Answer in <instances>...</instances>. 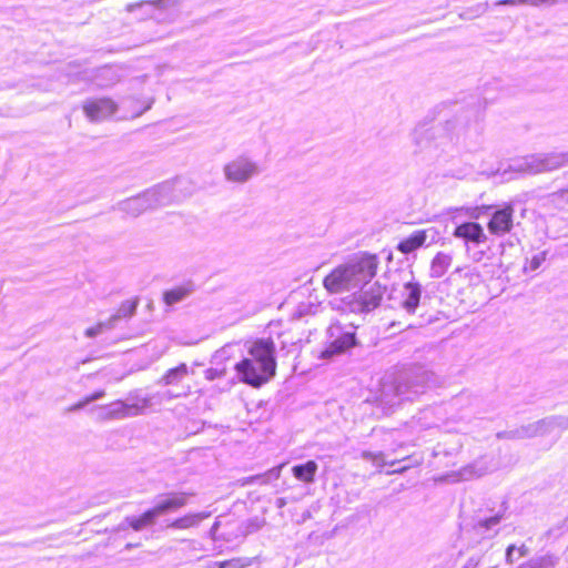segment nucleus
<instances>
[{
	"label": "nucleus",
	"mask_w": 568,
	"mask_h": 568,
	"mask_svg": "<svg viewBox=\"0 0 568 568\" xmlns=\"http://www.w3.org/2000/svg\"><path fill=\"white\" fill-rule=\"evenodd\" d=\"M378 264L376 254L358 253L326 275L323 285L329 293L361 288L375 277Z\"/></svg>",
	"instance_id": "nucleus-1"
},
{
	"label": "nucleus",
	"mask_w": 568,
	"mask_h": 568,
	"mask_svg": "<svg viewBox=\"0 0 568 568\" xmlns=\"http://www.w3.org/2000/svg\"><path fill=\"white\" fill-rule=\"evenodd\" d=\"M248 354L251 357L243 358L234 368L243 383L258 387L275 375L274 342L270 338L257 339L252 344Z\"/></svg>",
	"instance_id": "nucleus-2"
},
{
	"label": "nucleus",
	"mask_w": 568,
	"mask_h": 568,
	"mask_svg": "<svg viewBox=\"0 0 568 568\" xmlns=\"http://www.w3.org/2000/svg\"><path fill=\"white\" fill-rule=\"evenodd\" d=\"M428 382L429 373L423 367L404 372L394 384L384 385L382 402L389 407L399 405L405 400L413 402L418 395L426 392Z\"/></svg>",
	"instance_id": "nucleus-3"
},
{
	"label": "nucleus",
	"mask_w": 568,
	"mask_h": 568,
	"mask_svg": "<svg viewBox=\"0 0 568 568\" xmlns=\"http://www.w3.org/2000/svg\"><path fill=\"white\" fill-rule=\"evenodd\" d=\"M568 165L567 152L537 153L513 160L501 173L507 181L515 179V174L535 175Z\"/></svg>",
	"instance_id": "nucleus-4"
},
{
	"label": "nucleus",
	"mask_w": 568,
	"mask_h": 568,
	"mask_svg": "<svg viewBox=\"0 0 568 568\" xmlns=\"http://www.w3.org/2000/svg\"><path fill=\"white\" fill-rule=\"evenodd\" d=\"M192 493H168L158 497L154 506L145 510L140 516H128L122 523V526L128 525L134 531H141L155 524L156 518L168 513L178 510L187 504Z\"/></svg>",
	"instance_id": "nucleus-5"
},
{
	"label": "nucleus",
	"mask_w": 568,
	"mask_h": 568,
	"mask_svg": "<svg viewBox=\"0 0 568 568\" xmlns=\"http://www.w3.org/2000/svg\"><path fill=\"white\" fill-rule=\"evenodd\" d=\"M456 211L465 212V214L473 220H478L483 214L491 211L490 219L487 223V229L488 232L495 236H504L514 227L515 207L511 202L504 203L501 206L480 205L459 207L456 209Z\"/></svg>",
	"instance_id": "nucleus-6"
},
{
	"label": "nucleus",
	"mask_w": 568,
	"mask_h": 568,
	"mask_svg": "<svg viewBox=\"0 0 568 568\" xmlns=\"http://www.w3.org/2000/svg\"><path fill=\"white\" fill-rule=\"evenodd\" d=\"M171 187L169 184H162L156 187L150 189L142 194L129 197L119 202L116 209L131 216H138L149 209L162 206L169 203V193Z\"/></svg>",
	"instance_id": "nucleus-7"
},
{
	"label": "nucleus",
	"mask_w": 568,
	"mask_h": 568,
	"mask_svg": "<svg viewBox=\"0 0 568 568\" xmlns=\"http://www.w3.org/2000/svg\"><path fill=\"white\" fill-rule=\"evenodd\" d=\"M385 287L378 282L359 288V292L346 297V308L352 313H368L379 306Z\"/></svg>",
	"instance_id": "nucleus-8"
},
{
	"label": "nucleus",
	"mask_w": 568,
	"mask_h": 568,
	"mask_svg": "<svg viewBox=\"0 0 568 568\" xmlns=\"http://www.w3.org/2000/svg\"><path fill=\"white\" fill-rule=\"evenodd\" d=\"M327 344L321 352L320 358L329 359L336 355L345 353L356 345V335L354 331H344L341 324H331L326 331Z\"/></svg>",
	"instance_id": "nucleus-9"
},
{
	"label": "nucleus",
	"mask_w": 568,
	"mask_h": 568,
	"mask_svg": "<svg viewBox=\"0 0 568 568\" xmlns=\"http://www.w3.org/2000/svg\"><path fill=\"white\" fill-rule=\"evenodd\" d=\"M225 180L231 183H246L261 172L258 164L245 155L236 156L223 168Z\"/></svg>",
	"instance_id": "nucleus-10"
},
{
	"label": "nucleus",
	"mask_w": 568,
	"mask_h": 568,
	"mask_svg": "<svg viewBox=\"0 0 568 568\" xmlns=\"http://www.w3.org/2000/svg\"><path fill=\"white\" fill-rule=\"evenodd\" d=\"M556 428H568V418L562 416H551L540 419L536 423L529 424L528 426H524L520 429L515 430L513 437L527 438L541 436L551 433Z\"/></svg>",
	"instance_id": "nucleus-11"
},
{
	"label": "nucleus",
	"mask_w": 568,
	"mask_h": 568,
	"mask_svg": "<svg viewBox=\"0 0 568 568\" xmlns=\"http://www.w3.org/2000/svg\"><path fill=\"white\" fill-rule=\"evenodd\" d=\"M116 104L109 98L92 99L84 106L87 118L92 122H100L109 119L116 111Z\"/></svg>",
	"instance_id": "nucleus-12"
},
{
	"label": "nucleus",
	"mask_w": 568,
	"mask_h": 568,
	"mask_svg": "<svg viewBox=\"0 0 568 568\" xmlns=\"http://www.w3.org/2000/svg\"><path fill=\"white\" fill-rule=\"evenodd\" d=\"M436 234L437 232L433 227L415 231L398 243L397 250L403 254H409L423 245L434 243Z\"/></svg>",
	"instance_id": "nucleus-13"
},
{
	"label": "nucleus",
	"mask_w": 568,
	"mask_h": 568,
	"mask_svg": "<svg viewBox=\"0 0 568 568\" xmlns=\"http://www.w3.org/2000/svg\"><path fill=\"white\" fill-rule=\"evenodd\" d=\"M422 285L414 278L405 282L399 291L400 307L408 314H414L422 297Z\"/></svg>",
	"instance_id": "nucleus-14"
},
{
	"label": "nucleus",
	"mask_w": 568,
	"mask_h": 568,
	"mask_svg": "<svg viewBox=\"0 0 568 568\" xmlns=\"http://www.w3.org/2000/svg\"><path fill=\"white\" fill-rule=\"evenodd\" d=\"M101 409L103 412V417L106 419H123L139 415L142 408L138 404H128L122 400H115L101 406Z\"/></svg>",
	"instance_id": "nucleus-15"
},
{
	"label": "nucleus",
	"mask_w": 568,
	"mask_h": 568,
	"mask_svg": "<svg viewBox=\"0 0 568 568\" xmlns=\"http://www.w3.org/2000/svg\"><path fill=\"white\" fill-rule=\"evenodd\" d=\"M453 235L464 240L466 243L480 244L487 241L483 226L477 222H464L458 225Z\"/></svg>",
	"instance_id": "nucleus-16"
},
{
	"label": "nucleus",
	"mask_w": 568,
	"mask_h": 568,
	"mask_svg": "<svg viewBox=\"0 0 568 568\" xmlns=\"http://www.w3.org/2000/svg\"><path fill=\"white\" fill-rule=\"evenodd\" d=\"M494 465L487 457L479 458L474 463L463 467L458 474L454 475L455 480H471L484 476L485 474L493 470Z\"/></svg>",
	"instance_id": "nucleus-17"
},
{
	"label": "nucleus",
	"mask_w": 568,
	"mask_h": 568,
	"mask_svg": "<svg viewBox=\"0 0 568 568\" xmlns=\"http://www.w3.org/2000/svg\"><path fill=\"white\" fill-rule=\"evenodd\" d=\"M229 358V349L227 347H222L216 351L211 359V364L215 365L205 371V378L207 381H214L225 376L226 367L223 365V362Z\"/></svg>",
	"instance_id": "nucleus-18"
},
{
	"label": "nucleus",
	"mask_w": 568,
	"mask_h": 568,
	"mask_svg": "<svg viewBox=\"0 0 568 568\" xmlns=\"http://www.w3.org/2000/svg\"><path fill=\"white\" fill-rule=\"evenodd\" d=\"M211 516L210 511H201L187 514L183 517L176 518L168 524V528L172 529H187L199 526V524Z\"/></svg>",
	"instance_id": "nucleus-19"
},
{
	"label": "nucleus",
	"mask_w": 568,
	"mask_h": 568,
	"mask_svg": "<svg viewBox=\"0 0 568 568\" xmlns=\"http://www.w3.org/2000/svg\"><path fill=\"white\" fill-rule=\"evenodd\" d=\"M187 374L189 367L186 364L182 363L179 366L169 369L159 381V384H163L165 386H180Z\"/></svg>",
	"instance_id": "nucleus-20"
},
{
	"label": "nucleus",
	"mask_w": 568,
	"mask_h": 568,
	"mask_svg": "<svg viewBox=\"0 0 568 568\" xmlns=\"http://www.w3.org/2000/svg\"><path fill=\"white\" fill-rule=\"evenodd\" d=\"M453 257L450 254L438 252L430 263V277H442L452 264Z\"/></svg>",
	"instance_id": "nucleus-21"
},
{
	"label": "nucleus",
	"mask_w": 568,
	"mask_h": 568,
	"mask_svg": "<svg viewBox=\"0 0 568 568\" xmlns=\"http://www.w3.org/2000/svg\"><path fill=\"white\" fill-rule=\"evenodd\" d=\"M317 469V464L314 460H308L305 464L295 465L292 473L296 479L311 484L314 481Z\"/></svg>",
	"instance_id": "nucleus-22"
},
{
	"label": "nucleus",
	"mask_w": 568,
	"mask_h": 568,
	"mask_svg": "<svg viewBox=\"0 0 568 568\" xmlns=\"http://www.w3.org/2000/svg\"><path fill=\"white\" fill-rule=\"evenodd\" d=\"M192 292L190 286H178L172 290L165 291L163 294L164 303L168 306H173L186 298Z\"/></svg>",
	"instance_id": "nucleus-23"
},
{
	"label": "nucleus",
	"mask_w": 568,
	"mask_h": 568,
	"mask_svg": "<svg viewBox=\"0 0 568 568\" xmlns=\"http://www.w3.org/2000/svg\"><path fill=\"white\" fill-rule=\"evenodd\" d=\"M138 304H139L138 298L126 300V301L122 302L120 307L118 308L116 313L113 314L114 317L116 318V321H119L121 318H125V317H131L132 315H134Z\"/></svg>",
	"instance_id": "nucleus-24"
},
{
	"label": "nucleus",
	"mask_w": 568,
	"mask_h": 568,
	"mask_svg": "<svg viewBox=\"0 0 568 568\" xmlns=\"http://www.w3.org/2000/svg\"><path fill=\"white\" fill-rule=\"evenodd\" d=\"M556 0H500L495 2V6H521L528 4L531 7H539L541 4H555Z\"/></svg>",
	"instance_id": "nucleus-25"
},
{
	"label": "nucleus",
	"mask_w": 568,
	"mask_h": 568,
	"mask_svg": "<svg viewBox=\"0 0 568 568\" xmlns=\"http://www.w3.org/2000/svg\"><path fill=\"white\" fill-rule=\"evenodd\" d=\"M253 562L252 558L247 557H239V558H232L230 560H224L216 562L219 568H246L251 566Z\"/></svg>",
	"instance_id": "nucleus-26"
},
{
	"label": "nucleus",
	"mask_w": 568,
	"mask_h": 568,
	"mask_svg": "<svg viewBox=\"0 0 568 568\" xmlns=\"http://www.w3.org/2000/svg\"><path fill=\"white\" fill-rule=\"evenodd\" d=\"M527 552L526 547L523 545L520 548H517L515 545L508 546L506 550V560L508 564H513L518 560L520 557H524Z\"/></svg>",
	"instance_id": "nucleus-27"
},
{
	"label": "nucleus",
	"mask_w": 568,
	"mask_h": 568,
	"mask_svg": "<svg viewBox=\"0 0 568 568\" xmlns=\"http://www.w3.org/2000/svg\"><path fill=\"white\" fill-rule=\"evenodd\" d=\"M281 468L282 466L273 467L267 473L257 475L256 477L253 478V480H256L261 484H266L270 480H276L281 476Z\"/></svg>",
	"instance_id": "nucleus-28"
},
{
	"label": "nucleus",
	"mask_w": 568,
	"mask_h": 568,
	"mask_svg": "<svg viewBox=\"0 0 568 568\" xmlns=\"http://www.w3.org/2000/svg\"><path fill=\"white\" fill-rule=\"evenodd\" d=\"M548 199L556 205L568 204V186L549 194Z\"/></svg>",
	"instance_id": "nucleus-29"
},
{
	"label": "nucleus",
	"mask_w": 568,
	"mask_h": 568,
	"mask_svg": "<svg viewBox=\"0 0 568 568\" xmlns=\"http://www.w3.org/2000/svg\"><path fill=\"white\" fill-rule=\"evenodd\" d=\"M264 525V520L263 519H260L257 517L255 518H252V519H248L245 524H244V528L242 530L243 535H250V534H253L257 530H260L262 528V526Z\"/></svg>",
	"instance_id": "nucleus-30"
},
{
	"label": "nucleus",
	"mask_w": 568,
	"mask_h": 568,
	"mask_svg": "<svg viewBox=\"0 0 568 568\" xmlns=\"http://www.w3.org/2000/svg\"><path fill=\"white\" fill-rule=\"evenodd\" d=\"M546 256H547V252L546 251L540 252V253L534 255L531 257V260L529 261L528 266L525 267V270H528V271H531V272L538 270L541 266V264L546 261Z\"/></svg>",
	"instance_id": "nucleus-31"
},
{
	"label": "nucleus",
	"mask_w": 568,
	"mask_h": 568,
	"mask_svg": "<svg viewBox=\"0 0 568 568\" xmlns=\"http://www.w3.org/2000/svg\"><path fill=\"white\" fill-rule=\"evenodd\" d=\"M501 516L495 515L478 523L479 528L491 529L500 523Z\"/></svg>",
	"instance_id": "nucleus-32"
},
{
	"label": "nucleus",
	"mask_w": 568,
	"mask_h": 568,
	"mask_svg": "<svg viewBox=\"0 0 568 568\" xmlns=\"http://www.w3.org/2000/svg\"><path fill=\"white\" fill-rule=\"evenodd\" d=\"M190 392V387H184L182 386L181 387V390L179 392H174L172 389H169L164 393V397L166 398H179V397H182V396H186Z\"/></svg>",
	"instance_id": "nucleus-33"
},
{
	"label": "nucleus",
	"mask_w": 568,
	"mask_h": 568,
	"mask_svg": "<svg viewBox=\"0 0 568 568\" xmlns=\"http://www.w3.org/2000/svg\"><path fill=\"white\" fill-rule=\"evenodd\" d=\"M102 333V325H95L85 329L84 334L89 338H93Z\"/></svg>",
	"instance_id": "nucleus-34"
},
{
	"label": "nucleus",
	"mask_w": 568,
	"mask_h": 568,
	"mask_svg": "<svg viewBox=\"0 0 568 568\" xmlns=\"http://www.w3.org/2000/svg\"><path fill=\"white\" fill-rule=\"evenodd\" d=\"M116 322H118L116 318L114 317V315H112L108 321L99 322L97 325H102V332H103V331H106V329L114 328Z\"/></svg>",
	"instance_id": "nucleus-35"
},
{
	"label": "nucleus",
	"mask_w": 568,
	"mask_h": 568,
	"mask_svg": "<svg viewBox=\"0 0 568 568\" xmlns=\"http://www.w3.org/2000/svg\"><path fill=\"white\" fill-rule=\"evenodd\" d=\"M87 405H89V400L85 398H83L82 400L75 403L74 405H72L69 410L70 412H75V410H80L82 408H84Z\"/></svg>",
	"instance_id": "nucleus-36"
},
{
	"label": "nucleus",
	"mask_w": 568,
	"mask_h": 568,
	"mask_svg": "<svg viewBox=\"0 0 568 568\" xmlns=\"http://www.w3.org/2000/svg\"><path fill=\"white\" fill-rule=\"evenodd\" d=\"M104 395H105L104 390H97L93 394L87 396V399L89 400V404H90L92 402L101 399L102 397H104Z\"/></svg>",
	"instance_id": "nucleus-37"
},
{
	"label": "nucleus",
	"mask_w": 568,
	"mask_h": 568,
	"mask_svg": "<svg viewBox=\"0 0 568 568\" xmlns=\"http://www.w3.org/2000/svg\"><path fill=\"white\" fill-rule=\"evenodd\" d=\"M375 454L376 453L371 452V450H362L359 456H361V458H363L365 460L372 462L374 458H378L379 457L378 455H375Z\"/></svg>",
	"instance_id": "nucleus-38"
},
{
	"label": "nucleus",
	"mask_w": 568,
	"mask_h": 568,
	"mask_svg": "<svg viewBox=\"0 0 568 568\" xmlns=\"http://www.w3.org/2000/svg\"><path fill=\"white\" fill-rule=\"evenodd\" d=\"M375 455H378L379 457L378 458H374L372 460V463L377 466V467H383L386 463H385V455L383 452H376Z\"/></svg>",
	"instance_id": "nucleus-39"
},
{
	"label": "nucleus",
	"mask_w": 568,
	"mask_h": 568,
	"mask_svg": "<svg viewBox=\"0 0 568 568\" xmlns=\"http://www.w3.org/2000/svg\"><path fill=\"white\" fill-rule=\"evenodd\" d=\"M479 558L478 557H470L463 568H477L479 565Z\"/></svg>",
	"instance_id": "nucleus-40"
},
{
	"label": "nucleus",
	"mask_w": 568,
	"mask_h": 568,
	"mask_svg": "<svg viewBox=\"0 0 568 568\" xmlns=\"http://www.w3.org/2000/svg\"><path fill=\"white\" fill-rule=\"evenodd\" d=\"M484 255H485V252H484V251H477V252H475V253L473 254V260H474L475 262H480V261L483 260Z\"/></svg>",
	"instance_id": "nucleus-41"
},
{
	"label": "nucleus",
	"mask_w": 568,
	"mask_h": 568,
	"mask_svg": "<svg viewBox=\"0 0 568 568\" xmlns=\"http://www.w3.org/2000/svg\"><path fill=\"white\" fill-rule=\"evenodd\" d=\"M219 527H220V523L216 520V521L212 525V527H211V529H210V534H211V536H212L213 538L215 537V534H216V531L219 530Z\"/></svg>",
	"instance_id": "nucleus-42"
},
{
	"label": "nucleus",
	"mask_w": 568,
	"mask_h": 568,
	"mask_svg": "<svg viewBox=\"0 0 568 568\" xmlns=\"http://www.w3.org/2000/svg\"><path fill=\"white\" fill-rule=\"evenodd\" d=\"M285 505H286V501H285V499H284V498H277V499H276V506H277L278 508H283Z\"/></svg>",
	"instance_id": "nucleus-43"
},
{
	"label": "nucleus",
	"mask_w": 568,
	"mask_h": 568,
	"mask_svg": "<svg viewBox=\"0 0 568 568\" xmlns=\"http://www.w3.org/2000/svg\"><path fill=\"white\" fill-rule=\"evenodd\" d=\"M405 469H406V467H404L402 469H394L392 471H387V474L403 473Z\"/></svg>",
	"instance_id": "nucleus-44"
},
{
	"label": "nucleus",
	"mask_w": 568,
	"mask_h": 568,
	"mask_svg": "<svg viewBox=\"0 0 568 568\" xmlns=\"http://www.w3.org/2000/svg\"><path fill=\"white\" fill-rule=\"evenodd\" d=\"M520 568H532V566L529 564V565H524Z\"/></svg>",
	"instance_id": "nucleus-45"
},
{
	"label": "nucleus",
	"mask_w": 568,
	"mask_h": 568,
	"mask_svg": "<svg viewBox=\"0 0 568 568\" xmlns=\"http://www.w3.org/2000/svg\"><path fill=\"white\" fill-rule=\"evenodd\" d=\"M396 463H397V462H395V460H394V462H390V463H389V465H390V466H394Z\"/></svg>",
	"instance_id": "nucleus-46"
}]
</instances>
